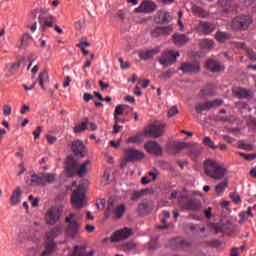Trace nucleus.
<instances>
[{
  "instance_id": "1",
  "label": "nucleus",
  "mask_w": 256,
  "mask_h": 256,
  "mask_svg": "<svg viewBox=\"0 0 256 256\" xmlns=\"http://www.w3.org/2000/svg\"><path fill=\"white\" fill-rule=\"evenodd\" d=\"M204 173L214 181H221L225 179L227 169L213 160H206L204 162Z\"/></svg>"
},
{
  "instance_id": "2",
  "label": "nucleus",
  "mask_w": 256,
  "mask_h": 256,
  "mask_svg": "<svg viewBox=\"0 0 256 256\" xmlns=\"http://www.w3.org/2000/svg\"><path fill=\"white\" fill-rule=\"evenodd\" d=\"M178 205L185 211H201V207H203L201 200L190 195L179 196Z\"/></svg>"
},
{
  "instance_id": "3",
  "label": "nucleus",
  "mask_w": 256,
  "mask_h": 256,
  "mask_svg": "<svg viewBox=\"0 0 256 256\" xmlns=\"http://www.w3.org/2000/svg\"><path fill=\"white\" fill-rule=\"evenodd\" d=\"M125 204H120L115 207V199L110 198L108 200V206L105 210V217L109 219L111 217V213L114 215L115 219H121L125 214Z\"/></svg>"
},
{
  "instance_id": "4",
  "label": "nucleus",
  "mask_w": 256,
  "mask_h": 256,
  "mask_svg": "<svg viewBox=\"0 0 256 256\" xmlns=\"http://www.w3.org/2000/svg\"><path fill=\"white\" fill-rule=\"evenodd\" d=\"M71 203L75 209H83L87 205V199L85 198V192L83 191V185H79L71 195Z\"/></svg>"
},
{
  "instance_id": "5",
  "label": "nucleus",
  "mask_w": 256,
  "mask_h": 256,
  "mask_svg": "<svg viewBox=\"0 0 256 256\" xmlns=\"http://www.w3.org/2000/svg\"><path fill=\"white\" fill-rule=\"evenodd\" d=\"M252 23L253 19L250 16H237L232 20L231 27L234 31H247Z\"/></svg>"
},
{
  "instance_id": "6",
  "label": "nucleus",
  "mask_w": 256,
  "mask_h": 256,
  "mask_svg": "<svg viewBox=\"0 0 256 256\" xmlns=\"http://www.w3.org/2000/svg\"><path fill=\"white\" fill-rule=\"evenodd\" d=\"M77 214L70 213L65 221L68 223V227L66 229L67 237H71V239H75L77 237V233H79V222L76 221Z\"/></svg>"
},
{
  "instance_id": "7",
  "label": "nucleus",
  "mask_w": 256,
  "mask_h": 256,
  "mask_svg": "<svg viewBox=\"0 0 256 256\" xmlns=\"http://www.w3.org/2000/svg\"><path fill=\"white\" fill-rule=\"evenodd\" d=\"M62 210L59 207H51L48 209L45 215V221L47 225H55V223H58L59 219H61Z\"/></svg>"
},
{
  "instance_id": "8",
  "label": "nucleus",
  "mask_w": 256,
  "mask_h": 256,
  "mask_svg": "<svg viewBox=\"0 0 256 256\" xmlns=\"http://www.w3.org/2000/svg\"><path fill=\"white\" fill-rule=\"evenodd\" d=\"M38 20L41 31H47L49 27H53V23H57V17L47 13L40 14Z\"/></svg>"
},
{
  "instance_id": "9",
  "label": "nucleus",
  "mask_w": 256,
  "mask_h": 256,
  "mask_svg": "<svg viewBox=\"0 0 256 256\" xmlns=\"http://www.w3.org/2000/svg\"><path fill=\"white\" fill-rule=\"evenodd\" d=\"M157 4L151 0H143L138 8L134 9V13H155Z\"/></svg>"
},
{
  "instance_id": "10",
  "label": "nucleus",
  "mask_w": 256,
  "mask_h": 256,
  "mask_svg": "<svg viewBox=\"0 0 256 256\" xmlns=\"http://www.w3.org/2000/svg\"><path fill=\"white\" fill-rule=\"evenodd\" d=\"M155 23L158 25H165L173 21V14L167 10H159L154 18Z\"/></svg>"
},
{
  "instance_id": "11",
  "label": "nucleus",
  "mask_w": 256,
  "mask_h": 256,
  "mask_svg": "<svg viewBox=\"0 0 256 256\" xmlns=\"http://www.w3.org/2000/svg\"><path fill=\"white\" fill-rule=\"evenodd\" d=\"M163 129H165V124L163 123L153 124L148 129L145 130V135L147 137H152L153 139H157V137H161V135H163Z\"/></svg>"
},
{
  "instance_id": "12",
  "label": "nucleus",
  "mask_w": 256,
  "mask_h": 256,
  "mask_svg": "<svg viewBox=\"0 0 256 256\" xmlns=\"http://www.w3.org/2000/svg\"><path fill=\"white\" fill-rule=\"evenodd\" d=\"M183 73L197 74L201 72V64L199 62H184L179 67Z\"/></svg>"
},
{
  "instance_id": "13",
  "label": "nucleus",
  "mask_w": 256,
  "mask_h": 256,
  "mask_svg": "<svg viewBox=\"0 0 256 256\" xmlns=\"http://www.w3.org/2000/svg\"><path fill=\"white\" fill-rule=\"evenodd\" d=\"M131 235H133V230L131 228H123L112 235L111 242L117 243L119 241H125V239H129Z\"/></svg>"
},
{
  "instance_id": "14",
  "label": "nucleus",
  "mask_w": 256,
  "mask_h": 256,
  "mask_svg": "<svg viewBox=\"0 0 256 256\" xmlns=\"http://www.w3.org/2000/svg\"><path fill=\"white\" fill-rule=\"evenodd\" d=\"M79 168V161L75 159L73 155H70L66 159V171L69 177H73V175H77V170Z\"/></svg>"
},
{
  "instance_id": "15",
  "label": "nucleus",
  "mask_w": 256,
  "mask_h": 256,
  "mask_svg": "<svg viewBox=\"0 0 256 256\" xmlns=\"http://www.w3.org/2000/svg\"><path fill=\"white\" fill-rule=\"evenodd\" d=\"M71 150L77 157H85L87 155V147L81 140H75L72 142Z\"/></svg>"
},
{
  "instance_id": "16",
  "label": "nucleus",
  "mask_w": 256,
  "mask_h": 256,
  "mask_svg": "<svg viewBox=\"0 0 256 256\" xmlns=\"http://www.w3.org/2000/svg\"><path fill=\"white\" fill-rule=\"evenodd\" d=\"M177 57H179V52L173 53V51H168L165 53V56L159 59V63L163 67H169L177 61Z\"/></svg>"
},
{
  "instance_id": "17",
  "label": "nucleus",
  "mask_w": 256,
  "mask_h": 256,
  "mask_svg": "<svg viewBox=\"0 0 256 256\" xmlns=\"http://www.w3.org/2000/svg\"><path fill=\"white\" fill-rule=\"evenodd\" d=\"M205 68L212 73H221V71H225V66L215 59H208L205 63Z\"/></svg>"
},
{
  "instance_id": "18",
  "label": "nucleus",
  "mask_w": 256,
  "mask_h": 256,
  "mask_svg": "<svg viewBox=\"0 0 256 256\" xmlns=\"http://www.w3.org/2000/svg\"><path fill=\"white\" fill-rule=\"evenodd\" d=\"M125 157L127 161H130V163H132L135 161H140V159H143V157H145V153L130 148L125 150Z\"/></svg>"
},
{
  "instance_id": "19",
  "label": "nucleus",
  "mask_w": 256,
  "mask_h": 256,
  "mask_svg": "<svg viewBox=\"0 0 256 256\" xmlns=\"http://www.w3.org/2000/svg\"><path fill=\"white\" fill-rule=\"evenodd\" d=\"M144 147L148 153H151V155H156L157 157L163 153V149L156 141H150L146 143Z\"/></svg>"
},
{
  "instance_id": "20",
  "label": "nucleus",
  "mask_w": 256,
  "mask_h": 256,
  "mask_svg": "<svg viewBox=\"0 0 256 256\" xmlns=\"http://www.w3.org/2000/svg\"><path fill=\"white\" fill-rule=\"evenodd\" d=\"M173 33L172 26L156 27L151 31V37L157 39V37L171 35Z\"/></svg>"
},
{
  "instance_id": "21",
  "label": "nucleus",
  "mask_w": 256,
  "mask_h": 256,
  "mask_svg": "<svg viewBox=\"0 0 256 256\" xmlns=\"http://www.w3.org/2000/svg\"><path fill=\"white\" fill-rule=\"evenodd\" d=\"M215 24L209 22H199L197 26V31L203 33V35H211L215 31Z\"/></svg>"
},
{
  "instance_id": "22",
  "label": "nucleus",
  "mask_w": 256,
  "mask_h": 256,
  "mask_svg": "<svg viewBox=\"0 0 256 256\" xmlns=\"http://www.w3.org/2000/svg\"><path fill=\"white\" fill-rule=\"evenodd\" d=\"M161 53V48L156 47L152 50L140 51L139 57L142 61H149V59H153L155 55H159Z\"/></svg>"
},
{
  "instance_id": "23",
  "label": "nucleus",
  "mask_w": 256,
  "mask_h": 256,
  "mask_svg": "<svg viewBox=\"0 0 256 256\" xmlns=\"http://www.w3.org/2000/svg\"><path fill=\"white\" fill-rule=\"evenodd\" d=\"M172 40H173L174 45H176L177 47H183L191 41V39L189 37H187V35L179 34V33L173 34Z\"/></svg>"
},
{
  "instance_id": "24",
  "label": "nucleus",
  "mask_w": 256,
  "mask_h": 256,
  "mask_svg": "<svg viewBox=\"0 0 256 256\" xmlns=\"http://www.w3.org/2000/svg\"><path fill=\"white\" fill-rule=\"evenodd\" d=\"M233 93L238 97V99H253V90L246 88H235Z\"/></svg>"
},
{
  "instance_id": "25",
  "label": "nucleus",
  "mask_w": 256,
  "mask_h": 256,
  "mask_svg": "<svg viewBox=\"0 0 256 256\" xmlns=\"http://www.w3.org/2000/svg\"><path fill=\"white\" fill-rule=\"evenodd\" d=\"M57 250V244L55 241L46 242L40 256H52Z\"/></svg>"
},
{
  "instance_id": "26",
  "label": "nucleus",
  "mask_w": 256,
  "mask_h": 256,
  "mask_svg": "<svg viewBox=\"0 0 256 256\" xmlns=\"http://www.w3.org/2000/svg\"><path fill=\"white\" fill-rule=\"evenodd\" d=\"M188 151L192 159H197L203 153V148L199 147L197 143H190L188 145Z\"/></svg>"
},
{
  "instance_id": "27",
  "label": "nucleus",
  "mask_w": 256,
  "mask_h": 256,
  "mask_svg": "<svg viewBox=\"0 0 256 256\" xmlns=\"http://www.w3.org/2000/svg\"><path fill=\"white\" fill-rule=\"evenodd\" d=\"M55 179H57V175L55 173L41 174V185L45 187V185L55 183Z\"/></svg>"
},
{
  "instance_id": "28",
  "label": "nucleus",
  "mask_w": 256,
  "mask_h": 256,
  "mask_svg": "<svg viewBox=\"0 0 256 256\" xmlns=\"http://www.w3.org/2000/svg\"><path fill=\"white\" fill-rule=\"evenodd\" d=\"M95 255V250L87 252L86 246H75L74 256H93Z\"/></svg>"
},
{
  "instance_id": "29",
  "label": "nucleus",
  "mask_w": 256,
  "mask_h": 256,
  "mask_svg": "<svg viewBox=\"0 0 256 256\" xmlns=\"http://www.w3.org/2000/svg\"><path fill=\"white\" fill-rule=\"evenodd\" d=\"M61 229L63 227L61 225L56 226L46 234V243H49L50 241H54L55 238L59 237V234L61 233Z\"/></svg>"
},
{
  "instance_id": "30",
  "label": "nucleus",
  "mask_w": 256,
  "mask_h": 256,
  "mask_svg": "<svg viewBox=\"0 0 256 256\" xmlns=\"http://www.w3.org/2000/svg\"><path fill=\"white\" fill-rule=\"evenodd\" d=\"M91 165V160H86L80 166H78V170H76V175L78 177H85L87 175V171H89V166Z\"/></svg>"
},
{
  "instance_id": "31",
  "label": "nucleus",
  "mask_w": 256,
  "mask_h": 256,
  "mask_svg": "<svg viewBox=\"0 0 256 256\" xmlns=\"http://www.w3.org/2000/svg\"><path fill=\"white\" fill-rule=\"evenodd\" d=\"M215 95V86H204L199 93V97H213Z\"/></svg>"
},
{
  "instance_id": "32",
  "label": "nucleus",
  "mask_w": 256,
  "mask_h": 256,
  "mask_svg": "<svg viewBox=\"0 0 256 256\" xmlns=\"http://www.w3.org/2000/svg\"><path fill=\"white\" fill-rule=\"evenodd\" d=\"M175 244H176V249H189V247H191L192 243L189 240H185L183 238H177L175 240Z\"/></svg>"
},
{
  "instance_id": "33",
  "label": "nucleus",
  "mask_w": 256,
  "mask_h": 256,
  "mask_svg": "<svg viewBox=\"0 0 256 256\" xmlns=\"http://www.w3.org/2000/svg\"><path fill=\"white\" fill-rule=\"evenodd\" d=\"M220 225L222 226L224 233H233V230L235 229V226H233V223L229 219L220 221Z\"/></svg>"
},
{
  "instance_id": "34",
  "label": "nucleus",
  "mask_w": 256,
  "mask_h": 256,
  "mask_svg": "<svg viewBox=\"0 0 256 256\" xmlns=\"http://www.w3.org/2000/svg\"><path fill=\"white\" fill-rule=\"evenodd\" d=\"M232 37L233 36L231 34L223 31H218L215 34V39H217L219 43H225V41H229V39H232Z\"/></svg>"
},
{
  "instance_id": "35",
  "label": "nucleus",
  "mask_w": 256,
  "mask_h": 256,
  "mask_svg": "<svg viewBox=\"0 0 256 256\" xmlns=\"http://www.w3.org/2000/svg\"><path fill=\"white\" fill-rule=\"evenodd\" d=\"M229 187V180L224 179L222 182H219L216 186V195H222V193H225V189Z\"/></svg>"
},
{
  "instance_id": "36",
  "label": "nucleus",
  "mask_w": 256,
  "mask_h": 256,
  "mask_svg": "<svg viewBox=\"0 0 256 256\" xmlns=\"http://www.w3.org/2000/svg\"><path fill=\"white\" fill-rule=\"evenodd\" d=\"M38 83L41 89L45 90V83H49V73L47 71H43L39 74Z\"/></svg>"
},
{
  "instance_id": "37",
  "label": "nucleus",
  "mask_w": 256,
  "mask_h": 256,
  "mask_svg": "<svg viewBox=\"0 0 256 256\" xmlns=\"http://www.w3.org/2000/svg\"><path fill=\"white\" fill-rule=\"evenodd\" d=\"M27 185H41V174H32L30 177L26 178Z\"/></svg>"
},
{
  "instance_id": "38",
  "label": "nucleus",
  "mask_w": 256,
  "mask_h": 256,
  "mask_svg": "<svg viewBox=\"0 0 256 256\" xmlns=\"http://www.w3.org/2000/svg\"><path fill=\"white\" fill-rule=\"evenodd\" d=\"M192 13L193 15H196V17H201L202 19H205V17H207V12L199 6H193Z\"/></svg>"
},
{
  "instance_id": "39",
  "label": "nucleus",
  "mask_w": 256,
  "mask_h": 256,
  "mask_svg": "<svg viewBox=\"0 0 256 256\" xmlns=\"http://www.w3.org/2000/svg\"><path fill=\"white\" fill-rule=\"evenodd\" d=\"M238 148L243 149L244 151H253V145L247 140H240Z\"/></svg>"
},
{
  "instance_id": "40",
  "label": "nucleus",
  "mask_w": 256,
  "mask_h": 256,
  "mask_svg": "<svg viewBox=\"0 0 256 256\" xmlns=\"http://www.w3.org/2000/svg\"><path fill=\"white\" fill-rule=\"evenodd\" d=\"M21 197V187H17L16 190L13 192L11 197L12 205H17L19 203V198Z\"/></svg>"
},
{
  "instance_id": "41",
  "label": "nucleus",
  "mask_w": 256,
  "mask_h": 256,
  "mask_svg": "<svg viewBox=\"0 0 256 256\" xmlns=\"http://www.w3.org/2000/svg\"><path fill=\"white\" fill-rule=\"evenodd\" d=\"M87 125H89V118H86L81 124L74 128L75 133H81L87 130Z\"/></svg>"
},
{
  "instance_id": "42",
  "label": "nucleus",
  "mask_w": 256,
  "mask_h": 256,
  "mask_svg": "<svg viewBox=\"0 0 256 256\" xmlns=\"http://www.w3.org/2000/svg\"><path fill=\"white\" fill-rule=\"evenodd\" d=\"M208 103V109L211 111V109H217V107H221L223 105V100L221 99H216L212 101H207Z\"/></svg>"
},
{
  "instance_id": "43",
  "label": "nucleus",
  "mask_w": 256,
  "mask_h": 256,
  "mask_svg": "<svg viewBox=\"0 0 256 256\" xmlns=\"http://www.w3.org/2000/svg\"><path fill=\"white\" fill-rule=\"evenodd\" d=\"M253 209H256V205L253 207H248L247 211L240 212L241 219H249V217H253Z\"/></svg>"
},
{
  "instance_id": "44",
  "label": "nucleus",
  "mask_w": 256,
  "mask_h": 256,
  "mask_svg": "<svg viewBox=\"0 0 256 256\" xmlns=\"http://www.w3.org/2000/svg\"><path fill=\"white\" fill-rule=\"evenodd\" d=\"M203 144L206 147H210V149H213V150L217 149V146L215 145V142H213V140L209 136L204 137Z\"/></svg>"
},
{
  "instance_id": "45",
  "label": "nucleus",
  "mask_w": 256,
  "mask_h": 256,
  "mask_svg": "<svg viewBox=\"0 0 256 256\" xmlns=\"http://www.w3.org/2000/svg\"><path fill=\"white\" fill-rule=\"evenodd\" d=\"M196 113H201L202 111H209L208 102L200 103L195 106Z\"/></svg>"
},
{
  "instance_id": "46",
  "label": "nucleus",
  "mask_w": 256,
  "mask_h": 256,
  "mask_svg": "<svg viewBox=\"0 0 256 256\" xmlns=\"http://www.w3.org/2000/svg\"><path fill=\"white\" fill-rule=\"evenodd\" d=\"M137 244L133 243V242H128L122 245L121 249L122 251H124L125 253H127L128 251H133V249H136Z\"/></svg>"
},
{
  "instance_id": "47",
  "label": "nucleus",
  "mask_w": 256,
  "mask_h": 256,
  "mask_svg": "<svg viewBox=\"0 0 256 256\" xmlns=\"http://www.w3.org/2000/svg\"><path fill=\"white\" fill-rule=\"evenodd\" d=\"M149 209V201L148 200H143L139 205H138V211L139 213H145Z\"/></svg>"
},
{
  "instance_id": "48",
  "label": "nucleus",
  "mask_w": 256,
  "mask_h": 256,
  "mask_svg": "<svg viewBox=\"0 0 256 256\" xmlns=\"http://www.w3.org/2000/svg\"><path fill=\"white\" fill-rule=\"evenodd\" d=\"M31 35L29 34H24L21 38V45L20 48L23 49V47H27L29 45V42L31 41Z\"/></svg>"
},
{
  "instance_id": "49",
  "label": "nucleus",
  "mask_w": 256,
  "mask_h": 256,
  "mask_svg": "<svg viewBox=\"0 0 256 256\" xmlns=\"http://www.w3.org/2000/svg\"><path fill=\"white\" fill-rule=\"evenodd\" d=\"M202 47L203 49H211L212 47H215V42H213V40L204 39L202 41Z\"/></svg>"
},
{
  "instance_id": "50",
  "label": "nucleus",
  "mask_w": 256,
  "mask_h": 256,
  "mask_svg": "<svg viewBox=\"0 0 256 256\" xmlns=\"http://www.w3.org/2000/svg\"><path fill=\"white\" fill-rule=\"evenodd\" d=\"M238 154L240 155V157H243L244 159H246V161H255L256 159L255 153L245 154L243 152H238Z\"/></svg>"
},
{
  "instance_id": "51",
  "label": "nucleus",
  "mask_w": 256,
  "mask_h": 256,
  "mask_svg": "<svg viewBox=\"0 0 256 256\" xmlns=\"http://www.w3.org/2000/svg\"><path fill=\"white\" fill-rule=\"evenodd\" d=\"M145 195V190L136 191L132 194V201H138V199H141Z\"/></svg>"
},
{
  "instance_id": "52",
  "label": "nucleus",
  "mask_w": 256,
  "mask_h": 256,
  "mask_svg": "<svg viewBox=\"0 0 256 256\" xmlns=\"http://www.w3.org/2000/svg\"><path fill=\"white\" fill-rule=\"evenodd\" d=\"M124 111H125V106L123 104H119L115 108L114 115L121 117V115H123Z\"/></svg>"
},
{
  "instance_id": "53",
  "label": "nucleus",
  "mask_w": 256,
  "mask_h": 256,
  "mask_svg": "<svg viewBox=\"0 0 256 256\" xmlns=\"http://www.w3.org/2000/svg\"><path fill=\"white\" fill-rule=\"evenodd\" d=\"M20 67H21V62L8 64V70L10 73H15V71H17V69H19Z\"/></svg>"
},
{
  "instance_id": "54",
  "label": "nucleus",
  "mask_w": 256,
  "mask_h": 256,
  "mask_svg": "<svg viewBox=\"0 0 256 256\" xmlns=\"http://www.w3.org/2000/svg\"><path fill=\"white\" fill-rule=\"evenodd\" d=\"M126 143H141V136L136 135V136L129 137L126 140Z\"/></svg>"
},
{
  "instance_id": "55",
  "label": "nucleus",
  "mask_w": 256,
  "mask_h": 256,
  "mask_svg": "<svg viewBox=\"0 0 256 256\" xmlns=\"http://www.w3.org/2000/svg\"><path fill=\"white\" fill-rule=\"evenodd\" d=\"M179 113V109H177V106H172L169 110H168V117H175V115H177Z\"/></svg>"
},
{
  "instance_id": "56",
  "label": "nucleus",
  "mask_w": 256,
  "mask_h": 256,
  "mask_svg": "<svg viewBox=\"0 0 256 256\" xmlns=\"http://www.w3.org/2000/svg\"><path fill=\"white\" fill-rule=\"evenodd\" d=\"M12 111H13V108H11V105L5 104L3 106V113H4L5 117H9V115H11Z\"/></svg>"
},
{
  "instance_id": "57",
  "label": "nucleus",
  "mask_w": 256,
  "mask_h": 256,
  "mask_svg": "<svg viewBox=\"0 0 256 256\" xmlns=\"http://www.w3.org/2000/svg\"><path fill=\"white\" fill-rule=\"evenodd\" d=\"M173 75H175V72L173 70H168L166 72H163L160 77L162 79H169L170 77H173Z\"/></svg>"
},
{
  "instance_id": "58",
  "label": "nucleus",
  "mask_w": 256,
  "mask_h": 256,
  "mask_svg": "<svg viewBox=\"0 0 256 256\" xmlns=\"http://www.w3.org/2000/svg\"><path fill=\"white\" fill-rule=\"evenodd\" d=\"M230 197L234 203L236 204L241 203V196H239V194L231 193Z\"/></svg>"
},
{
  "instance_id": "59",
  "label": "nucleus",
  "mask_w": 256,
  "mask_h": 256,
  "mask_svg": "<svg viewBox=\"0 0 256 256\" xmlns=\"http://www.w3.org/2000/svg\"><path fill=\"white\" fill-rule=\"evenodd\" d=\"M28 199L32 203V207H37L39 205V198H35L33 195H30Z\"/></svg>"
},
{
  "instance_id": "60",
  "label": "nucleus",
  "mask_w": 256,
  "mask_h": 256,
  "mask_svg": "<svg viewBox=\"0 0 256 256\" xmlns=\"http://www.w3.org/2000/svg\"><path fill=\"white\" fill-rule=\"evenodd\" d=\"M41 131H43V127L41 126H38L36 130L33 131L34 139H39Z\"/></svg>"
},
{
  "instance_id": "61",
  "label": "nucleus",
  "mask_w": 256,
  "mask_h": 256,
  "mask_svg": "<svg viewBox=\"0 0 256 256\" xmlns=\"http://www.w3.org/2000/svg\"><path fill=\"white\" fill-rule=\"evenodd\" d=\"M161 223H163V225H158L157 229H167L169 227V224H167V218H162Z\"/></svg>"
},
{
  "instance_id": "62",
  "label": "nucleus",
  "mask_w": 256,
  "mask_h": 256,
  "mask_svg": "<svg viewBox=\"0 0 256 256\" xmlns=\"http://www.w3.org/2000/svg\"><path fill=\"white\" fill-rule=\"evenodd\" d=\"M213 208L208 207L206 210H204V215L207 219H211V217H213L212 214Z\"/></svg>"
},
{
  "instance_id": "63",
  "label": "nucleus",
  "mask_w": 256,
  "mask_h": 256,
  "mask_svg": "<svg viewBox=\"0 0 256 256\" xmlns=\"http://www.w3.org/2000/svg\"><path fill=\"white\" fill-rule=\"evenodd\" d=\"M247 55L249 57V59H251L252 61H256V53L253 52V50H247Z\"/></svg>"
},
{
  "instance_id": "64",
  "label": "nucleus",
  "mask_w": 256,
  "mask_h": 256,
  "mask_svg": "<svg viewBox=\"0 0 256 256\" xmlns=\"http://www.w3.org/2000/svg\"><path fill=\"white\" fill-rule=\"evenodd\" d=\"M121 69H129V62L123 61V58H119Z\"/></svg>"
}]
</instances>
